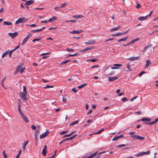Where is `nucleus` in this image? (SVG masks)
Masks as SVG:
<instances>
[{
  "label": "nucleus",
  "mask_w": 158,
  "mask_h": 158,
  "mask_svg": "<svg viewBox=\"0 0 158 158\" xmlns=\"http://www.w3.org/2000/svg\"><path fill=\"white\" fill-rule=\"evenodd\" d=\"M148 19V16H145L140 17L138 18V20L139 21H143Z\"/></svg>",
  "instance_id": "dca6fc26"
},
{
  "label": "nucleus",
  "mask_w": 158,
  "mask_h": 158,
  "mask_svg": "<svg viewBox=\"0 0 158 158\" xmlns=\"http://www.w3.org/2000/svg\"><path fill=\"white\" fill-rule=\"evenodd\" d=\"M130 44V42L128 43L127 44H123V46H124V47H125V46H127L130 44Z\"/></svg>",
  "instance_id": "e2e57ef3"
},
{
  "label": "nucleus",
  "mask_w": 158,
  "mask_h": 158,
  "mask_svg": "<svg viewBox=\"0 0 158 158\" xmlns=\"http://www.w3.org/2000/svg\"><path fill=\"white\" fill-rule=\"evenodd\" d=\"M152 120L150 118H143L139 120L142 121H146V122L149 123V122L151 121Z\"/></svg>",
  "instance_id": "9b49d317"
},
{
  "label": "nucleus",
  "mask_w": 158,
  "mask_h": 158,
  "mask_svg": "<svg viewBox=\"0 0 158 158\" xmlns=\"http://www.w3.org/2000/svg\"><path fill=\"white\" fill-rule=\"evenodd\" d=\"M143 155V152L138 153L135 155V156H141Z\"/></svg>",
  "instance_id": "a878e982"
},
{
  "label": "nucleus",
  "mask_w": 158,
  "mask_h": 158,
  "mask_svg": "<svg viewBox=\"0 0 158 158\" xmlns=\"http://www.w3.org/2000/svg\"><path fill=\"white\" fill-rule=\"evenodd\" d=\"M139 38H137L136 39H134L133 40H132L130 42V44H132L134 43L135 42L138 41L139 40Z\"/></svg>",
  "instance_id": "c756f323"
},
{
  "label": "nucleus",
  "mask_w": 158,
  "mask_h": 158,
  "mask_svg": "<svg viewBox=\"0 0 158 158\" xmlns=\"http://www.w3.org/2000/svg\"><path fill=\"white\" fill-rule=\"evenodd\" d=\"M66 5V3H63L60 6V7L61 8H64L65 6Z\"/></svg>",
  "instance_id": "bf43d9fd"
},
{
  "label": "nucleus",
  "mask_w": 158,
  "mask_h": 158,
  "mask_svg": "<svg viewBox=\"0 0 158 158\" xmlns=\"http://www.w3.org/2000/svg\"><path fill=\"white\" fill-rule=\"evenodd\" d=\"M68 131L67 130L65 131H61L60 133V134H64L67 132Z\"/></svg>",
  "instance_id": "052dcab7"
},
{
  "label": "nucleus",
  "mask_w": 158,
  "mask_h": 158,
  "mask_svg": "<svg viewBox=\"0 0 158 158\" xmlns=\"http://www.w3.org/2000/svg\"><path fill=\"white\" fill-rule=\"evenodd\" d=\"M70 60H64V61L61 62L60 63V65H63L64 64H65L67 63Z\"/></svg>",
  "instance_id": "2f4dec72"
},
{
  "label": "nucleus",
  "mask_w": 158,
  "mask_h": 158,
  "mask_svg": "<svg viewBox=\"0 0 158 158\" xmlns=\"http://www.w3.org/2000/svg\"><path fill=\"white\" fill-rule=\"evenodd\" d=\"M114 65L118 67H120L122 66V65L118 64H114Z\"/></svg>",
  "instance_id": "8fccbe9b"
},
{
  "label": "nucleus",
  "mask_w": 158,
  "mask_h": 158,
  "mask_svg": "<svg viewBox=\"0 0 158 158\" xmlns=\"http://www.w3.org/2000/svg\"><path fill=\"white\" fill-rule=\"evenodd\" d=\"M20 115L26 123H27L29 121L27 118V116L24 114H21Z\"/></svg>",
  "instance_id": "0eeeda50"
},
{
  "label": "nucleus",
  "mask_w": 158,
  "mask_h": 158,
  "mask_svg": "<svg viewBox=\"0 0 158 158\" xmlns=\"http://www.w3.org/2000/svg\"><path fill=\"white\" fill-rule=\"evenodd\" d=\"M97 152H96L94 153L91 155L89 156V158H92L97 153Z\"/></svg>",
  "instance_id": "37998d69"
},
{
  "label": "nucleus",
  "mask_w": 158,
  "mask_h": 158,
  "mask_svg": "<svg viewBox=\"0 0 158 158\" xmlns=\"http://www.w3.org/2000/svg\"><path fill=\"white\" fill-rule=\"evenodd\" d=\"M60 8H61L60 6H56L54 7V10L56 11H60Z\"/></svg>",
  "instance_id": "72a5a7b5"
},
{
  "label": "nucleus",
  "mask_w": 158,
  "mask_h": 158,
  "mask_svg": "<svg viewBox=\"0 0 158 158\" xmlns=\"http://www.w3.org/2000/svg\"><path fill=\"white\" fill-rule=\"evenodd\" d=\"M46 150H44L43 149L42 150V153L43 155L44 156H46Z\"/></svg>",
  "instance_id": "c03bdc74"
},
{
  "label": "nucleus",
  "mask_w": 158,
  "mask_h": 158,
  "mask_svg": "<svg viewBox=\"0 0 158 158\" xmlns=\"http://www.w3.org/2000/svg\"><path fill=\"white\" fill-rule=\"evenodd\" d=\"M41 40V38H36V39H33L32 40V41L33 42H35L36 41H38L40 40Z\"/></svg>",
  "instance_id": "e433bc0d"
},
{
  "label": "nucleus",
  "mask_w": 158,
  "mask_h": 158,
  "mask_svg": "<svg viewBox=\"0 0 158 158\" xmlns=\"http://www.w3.org/2000/svg\"><path fill=\"white\" fill-rule=\"evenodd\" d=\"M111 69H118V68L117 67H110Z\"/></svg>",
  "instance_id": "0e129e2a"
},
{
  "label": "nucleus",
  "mask_w": 158,
  "mask_h": 158,
  "mask_svg": "<svg viewBox=\"0 0 158 158\" xmlns=\"http://www.w3.org/2000/svg\"><path fill=\"white\" fill-rule=\"evenodd\" d=\"M131 137L134 139H138L139 140H143L145 139L144 137H141L137 135H131Z\"/></svg>",
  "instance_id": "f03ea898"
},
{
  "label": "nucleus",
  "mask_w": 158,
  "mask_h": 158,
  "mask_svg": "<svg viewBox=\"0 0 158 158\" xmlns=\"http://www.w3.org/2000/svg\"><path fill=\"white\" fill-rule=\"evenodd\" d=\"M14 51L13 50H12L10 51L9 54V57L11 58V57L12 53Z\"/></svg>",
  "instance_id": "79ce46f5"
},
{
  "label": "nucleus",
  "mask_w": 158,
  "mask_h": 158,
  "mask_svg": "<svg viewBox=\"0 0 158 158\" xmlns=\"http://www.w3.org/2000/svg\"><path fill=\"white\" fill-rule=\"evenodd\" d=\"M78 53H76L73 54H69L66 57H69L70 56H77L78 55Z\"/></svg>",
  "instance_id": "cd10ccee"
},
{
  "label": "nucleus",
  "mask_w": 158,
  "mask_h": 158,
  "mask_svg": "<svg viewBox=\"0 0 158 158\" xmlns=\"http://www.w3.org/2000/svg\"><path fill=\"white\" fill-rule=\"evenodd\" d=\"M25 94H27V92L26 89V88L25 86H23V93Z\"/></svg>",
  "instance_id": "473e14b6"
},
{
  "label": "nucleus",
  "mask_w": 158,
  "mask_h": 158,
  "mask_svg": "<svg viewBox=\"0 0 158 158\" xmlns=\"http://www.w3.org/2000/svg\"><path fill=\"white\" fill-rule=\"evenodd\" d=\"M150 152L149 151H148L147 152H143V153L144 155H149L150 154Z\"/></svg>",
  "instance_id": "58836bf2"
},
{
  "label": "nucleus",
  "mask_w": 158,
  "mask_h": 158,
  "mask_svg": "<svg viewBox=\"0 0 158 158\" xmlns=\"http://www.w3.org/2000/svg\"><path fill=\"white\" fill-rule=\"evenodd\" d=\"M83 30H80L78 31H76V30H73V31L70 32L71 33L75 34H79L82 32Z\"/></svg>",
  "instance_id": "4468645a"
},
{
  "label": "nucleus",
  "mask_w": 158,
  "mask_h": 158,
  "mask_svg": "<svg viewBox=\"0 0 158 158\" xmlns=\"http://www.w3.org/2000/svg\"><path fill=\"white\" fill-rule=\"evenodd\" d=\"M31 35H32V34L31 33H29L27 35L26 37V38H27L28 40V39L31 37Z\"/></svg>",
  "instance_id": "a18cd8bd"
},
{
  "label": "nucleus",
  "mask_w": 158,
  "mask_h": 158,
  "mask_svg": "<svg viewBox=\"0 0 158 158\" xmlns=\"http://www.w3.org/2000/svg\"><path fill=\"white\" fill-rule=\"evenodd\" d=\"M56 19H57L56 17L55 16H54L52 17L50 19L48 20V22H52L56 20Z\"/></svg>",
  "instance_id": "aec40b11"
},
{
  "label": "nucleus",
  "mask_w": 158,
  "mask_h": 158,
  "mask_svg": "<svg viewBox=\"0 0 158 158\" xmlns=\"http://www.w3.org/2000/svg\"><path fill=\"white\" fill-rule=\"evenodd\" d=\"M65 139L66 140V141H68L69 140H71V139H73V137H72V136H71L69 138H65Z\"/></svg>",
  "instance_id": "5fc2aeb1"
},
{
  "label": "nucleus",
  "mask_w": 158,
  "mask_h": 158,
  "mask_svg": "<svg viewBox=\"0 0 158 158\" xmlns=\"http://www.w3.org/2000/svg\"><path fill=\"white\" fill-rule=\"evenodd\" d=\"M131 65L129 64H127V68L130 71H131V69H130Z\"/></svg>",
  "instance_id": "680f3d73"
},
{
  "label": "nucleus",
  "mask_w": 158,
  "mask_h": 158,
  "mask_svg": "<svg viewBox=\"0 0 158 158\" xmlns=\"http://www.w3.org/2000/svg\"><path fill=\"white\" fill-rule=\"evenodd\" d=\"M150 64V62L149 60H148L146 61V63L145 65V68H147L149 64Z\"/></svg>",
  "instance_id": "b1692460"
},
{
  "label": "nucleus",
  "mask_w": 158,
  "mask_h": 158,
  "mask_svg": "<svg viewBox=\"0 0 158 158\" xmlns=\"http://www.w3.org/2000/svg\"><path fill=\"white\" fill-rule=\"evenodd\" d=\"M27 40H28L26 38L25 39H24L22 43V45H24L27 42Z\"/></svg>",
  "instance_id": "c85d7f7f"
},
{
  "label": "nucleus",
  "mask_w": 158,
  "mask_h": 158,
  "mask_svg": "<svg viewBox=\"0 0 158 158\" xmlns=\"http://www.w3.org/2000/svg\"><path fill=\"white\" fill-rule=\"evenodd\" d=\"M137 96H135L133 98H131L130 100V101L132 102V101H133L134 100H135V99L137 98Z\"/></svg>",
  "instance_id": "69168bd1"
},
{
  "label": "nucleus",
  "mask_w": 158,
  "mask_h": 158,
  "mask_svg": "<svg viewBox=\"0 0 158 158\" xmlns=\"http://www.w3.org/2000/svg\"><path fill=\"white\" fill-rule=\"evenodd\" d=\"M75 132V131H72L70 134H69L68 135H65L63 136V138H64L67 137H69L73 133Z\"/></svg>",
  "instance_id": "bb28decb"
},
{
  "label": "nucleus",
  "mask_w": 158,
  "mask_h": 158,
  "mask_svg": "<svg viewBox=\"0 0 158 158\" xmlns=\"http://www.w3.org/2000/svg\"><path fill=\"white\" fill-rule=\"evenodd\" d=\"M103 130H104V129H102L100 130L99 131H98V132L95 133L94 134H99L101 132L103 131Z\"/></svg>",
  "instance_id": "603ef678"
},
{
  "label": "nucleus",
  "mask_w": 158,
  "mask_h": 158,
  "mask_svg": "<svg viewBox=\"0 0 158 158\" xmlns=\"http://www.w3.org/2000/svg\"><path fill=\"white\" fill-rule=\"evenodd\" d=\"M139 59V56H137V57H131L130 58H128L127 60H130L131 61H135L136 60H138V59Z\"/></svg>",
  "instance_id": "f8f14e48"
},
{
  "label": "nucleus",
  "mask_w": 158,
  "mask_h": 158,
  "mask_svg": "<svg viewBox=\"0 0 158 158\" xmlns=\"http://www.w3.org/2000/svg\"><path fill=\"white\" fill-rule=\"evenodd\" d=\"M152 46V45L151 44H148L143 49V52H145L147 49L148 48H151Z\"/></svg>",
  "instance_id": "f3484780"
},
{
  "label": "nucleus",
  "mask_w": 158,
  "mask_h": 158,
  "mask_svg": "<svg viewBox=\"0 0 158 158\" xmlns=\"http://www.w3.org/2000/svg\"><path fill=\"white\" fill-rule=\"evenodd\" d=\"M118 139V138L117 136H115L112 139V140L113 141H114L117 139Z\"/></svg>",
  "instance_id": "774afa93"
},
{
  "label": "nucleus",
  "mask_w": 158,
  "mask_h": 158,
  "mask_svg": "<svg viewBox=\"0 0 158 158\" xmlns=\"http://www.w3.org/2000/svg\"><path fill=\"white\" fill-rule=\"evenodd\" d=\"M34 1L33 0H29V1H28L26 3H25V5L26 6H29L31 4H32L34 3Z\"/></svg>",
  "instance_id": "a211bd4d"
},
{
  "label": "nucleus",
  "mask_w": 158,
  "mask_h": 158,
  "mask_svg": "<svg viewBox=\"0 0 158 158\" xmlns=\"http://www.w3.org/2000/svg\"><path fill=\"white\" fill-rule=\"evenodd\" d=\"M8 52V51H7L3 53L2 55V58H3L7 54Z\"/></svg>",
  "instance_id": "49530a36"
},
{
  "label": "nucleus",
  "mask_w": 158,
  "mask_h": 158,
  "mask_svg": "<svg viewBox=\"0 0 158 158\" xmlns=\"http://www.w3.org/2000/svg\"><path fill=\"white\" fill-rule=\"evenodd\" d=\"M66 51L67 52H71V51H74V49H70L69 48H66Z\"/></svg>",
  "instance_id": "13d9d810"
},
{
  "label": "nucleus",
  "mask_w": 158,
  "mask_h": 158,
  "mask_svg": "<svg viewBox=\"0 0 158 158\" xmlns=\"http://www.w3.org/2000/svg\"><path fill=\"white\" fill-rule=\"evenodd\" d=\"M49 133V132L48 131H46L44 133L41 134L40 136V139H43L44 137H45Z\"/></svg>",
  "instance_id": "423d86ee"
},
{
  "label": "nucleus",
  "mask_w": 158,
  "mask_h": 158,
  "mask_svg": "<svg viewBox=\"0 0 158 158\" xmlns=\"http://www.w3.org/2000/svg\"><path fill=\"white\" fill-rule=\"evenodd\" d=\"M97 59H92L89 60V61H91L94 62H95L96 61H97Z\"/></svg>",
  "instance_id": "3c124183"
},
{
  "label": "nucleus",
  "mask_w": 158,
  "mask_h": 158,
  "mask_svg": "<svg viewBox=\"0 0 158 158\" xmlns=\"http://www.w3.org/2000/svg\"><path fill=\"white\" fill-rule=\"evenodd\" d=\"M52 87H53V86H50V85H47L46 86H45L44 88V89H47V88H52Z\"/></svg>",
  "instance_id": "864d4df0"
},
{
  "label": "nucleus",
  "mask_w": 158,
  "mask_h": 158,
  "mask_svg": "<svg viewBox=\"0 0 158 158\" xmlns=\"http://www.w3.org/2000/svg\"><path fill=\"white\" fill-rule=\"evenodd\" d=\"M31 127L33 130H35L36 129V127L33 125H31Z\"/></svg>",
  "instance_id": "6e6d98bb"
},
{
  "label": "nucleus",
  "mask_w": 158,
  "mask_h": 158,
  "mask_svg": "<svg viewBox=\"0 0 158 158\" xmlns=\"http://www.w3.org/2000/svg\"><path fill=\"white\" fill-rule=\"evenodd\" d=\"M76 20H67L65 21V22L67 23V22H71L73 23H75L76 22Z\"/></svg>",
  "instance_id": "a19ab883"
},
{
  "label": "nucleus",
  "mask_w": 158,
  "mask_h": 158,
  "mask_svg": "<svg viewBox=\"0 0 158 158\" xmlns=\"http://www.w3.org/2000/svg\"><path fill=\"white\" fill-rule=\"evenodd\" d=\"M18 33L15 32L14 33H8V35L11 37L12 38H14L16 37L18 35Z\"/></svg>",
  "instance_id": "39448f33"
},
{
  "label": "nucleus",
  "mask_w": 158,
  "mask_h": 158,
  "mask_svg": "<svg viewBox=\"0 0 158 158\" xmlns=\"http://www.w3.org/2000/svg\"><path fill=\"white\" fill-rule=\"evenodd\" d=\"M78 122V121H75L70 124V126H72L74 125L77 124Z\"/></svg>",
  "instance_id": "c9c22d12"
},
{
  "label": "nucleus",
  "mask_w": 158,
  "mask_h": 158,
  "mask_svg": "<svg viewBox=\"0 0 158 158\" xmlns=\"http://www.w3.org/2000/svg\"><path fill=\"white\" fill-rule=\"evenodd\" d=\"M118 78V77L117 76L110 77H109L108 80L109 81H112L117 79Z\"/></svg>",
  "instance_id": "2eb2a0df"
},
{
  "label": "nucleus",
  "mask_w": 158,
  "mask_h": 158,
  "mask_svg": "<svg viewBox=\"0 0 158 158\" xmlns=\"http://www.w3.org/2000/svg\"><path fill=\"white\" fill-rule=\"evenodd\" d=\"M146 72H144V71H142L139 74V77H141L142 76V75L143 74H144Z\"/></svg>",
  "instance_id": "09e8293b"
},
{
  "label": "nucleus",
  "mask_w": 158,
  "mask_h": 158,
  "mask_svg": "<svg viewBox=\"0 0 158 158\" xmlns=\"http://www.w3.org/2000/svg\"><path fill=\"white\" fill-rule=\"evenodd\" d=\"M12 24V23L11 22L9 21H4L3 23V25H11Z\"/></svg>",
  "instance_id": "4be33fe9"
},
{
  "label": "nucleus",
  "mask_w": 158,
  "mask_h": 158,
  "mask_svg": "<svg viewBox=\"0 0 158 158\" xmlns=\"http://www.w3.org/2000/svg\"><path fill=\"white\" fill-rule=\"evenodd\" d=\"M158 121V118L156 119L154 121L150 122V123L144 122V123L145 124L149 125H150L156 123Z\"/></svg>",
  "instance_id": "20e7f679"
},
{
  "label": "nucleus",
  "mask_w": 158,
  "mask_h": 158,
  "mask_svg": "<svg viewBox=\"0 0 158 158\" xmlns=\"http://www.w3.org/2000/svg\"><path fill=\"white\" fill-rule=\"evenodd\" d=\"M125 145V144H122L118 145L116 146L117 148H122L124 147Z\"/></svg>",
  "instance_id": "de8ad7c7"
},
{
  "label": "nucleus",
  "mask_w": 158,
  "mask_h": 158,
  "mask_svg": "<svg viewBox=\"0 0 158 158\" xmlns=\"http://www.w3.org/2000/svg\"><path fill=\"white\" fill-rule=\"evenodd\" d=\"M37 129L35 131V136L36 137H38L40 130V126H37Z\"/></svg>",
  "instance_id": "1a4fd4ad"
},
{
  "label": "nucleus",
  "mask_w": 158,
  "mask_h": 158,
  "mask_svg": "<svg viewBox=\"0 0 158 158\" xmlns=\"http://www.w3.org/2000/svg\"><path fill=\"white\" fill-rule=\"evenodd\" d=\"M87 85L86 83L84 84L78 86V88L79 89H81L82 88L84 87Z\"/></svg>",
  "instance_id": "7c9ffc66"
},
{
  "label": "nucleus",
  "mask_w": 158,
  "mask_h": 158,
  "mask_svg": "<svg viewBox=\"0 0 158 158\" xmlns=\"http://www.w3.org/2000/svg\"><path fill=\"white\" fill-rule=\"evenodd\" d=\"M141 5L139 3H137V5L135 6V7L137 8H140Z\"/></svg>",
  "instance_id": "4d7b16f0"
},
{
  "label": "nucleus",
  "mask_w": 158,
  "mask_h": 158,
  "mask_svg": "<svg viewBox=\"0 0 158 158\" xmlns=\"http://www.w3.org/2000/svg\"><path fill=\"white\" fill-rule=\"evenodd\" d=\"M119 28H120L119 26H118L117 27H116L111 29L110 30V31L112 32L114 31L117 30Z\"/></svg>",
  "instance_id": "393cba45"
},
{
  "label": "nucleus",
  "mask_w": 158,
  "mask_h": 158,
  "mask_svg": "<svg viewBox=\"0 0 158 158\" xmlns=\"http://www.w3.org/2000/svg\"><path fill=\"white\" fill-rule=\"evenodd\" d=\"M18 111L20 115H21V114H23V113L21 111V110L20 108V104L19 103H18Z\"/></svg>",
  "instance_id": "412c9836"
},
{
  "label": "nucleus",
  "mask_w": 158,
  "mask_h": 158,
  "mask_svg": "<svg viewBox=\"0 0 158 158\" xmlns=\"http://www.w3.org/2000/svg\"><path fill=\"white\" fill-rule=\"evenodd\" d=\"M93 48L92 47H87L82 50H80V51L81 52H85L87 51H89V50H92V49H93Z\"/></svg>",
  "instance_id": "ddd939ff"
},
{
  "label": "nucleus",
  "mask_w": 158,
  "mask_h": 158,
  "mask_svg": "<svg viewBox=\"0 0 158 158\" xmlns=\"http://www.w3.org/2000/svg\"><path fill=\"white\" fill-rule=\"evenodd\" d=\"M25 69V67H22L21 69L20 70V73H22Z\"/></svg>",
  "instance_id": "4c0bfd02"
},
{
  "label": "nucleus",
  "mask_w": 158,
  "mask_h": 158,
  "mask_svg": "<svg viewBox=\"0 0 158 158\" xmlns=\"http://www.w3.org/2000/svg\"><path fill=\"white\" fill-rule=\"evenodd\" d=\"M72 91L75 93H76L77 92L76 89L74 88L72 89Z\"/></svg>",
  "instance_id": "338daca9"
},
{
  "label": "nucleus",
  "mask_w": 158,
  "mask_h": 158,
  "mask_svg": "<svg viewBox=\"0 0 158 158\" xmlns=\"http://www.w3.org/2000/svg\"><path fill=\"white\" fill-rule=\"evenodd\" d=\"M27 19L25 18H20L16 21L15 24L16 25L18 24L19 23H24L26 22L27 20Z\"/></svg>",
  "instance_id": "f257e3e1"
},
{
  "label": "nucleus",
  "mask_w": 158,
  "mask_h": 158,
  "mask_svg": "<svg viewBox=\"0 0 158 158\" xmlns=\"http://www.w3.org/2000/svg\"><path fill=\"white\" fill-rule=\"evenodd\" d=\"M73 17L75 19H78L80 18H82L84 16L81 15H78L73 16Z\"/></svg>",
  "instance_id": "9d476101"
},
{
  "label": "nucleus",
  "mask_w": 158,
  "mask_h": 158,
  "mask_svg": "<svg viewBox=\"0 0 158 158\" xmlns=\"http://www.w3.org/2000/svg\"><path fill=\"white\" fill-rule=\"evenodd\" d=\"M95 40H90L87 42H85V44H94L95 43Z\"/></svg>",
  "instance_id": "6e6552de"
},
{
  "label": "nucleus",
  "mask_w": 158,
  "mask_h": 158,
  "mask_svg": "<svg viewBox=\"0 0 158 158\" xmlns=\"http://www.w3.org/2000/svg\"><path fill=\"white\" fill-rule=\"evenodd\" d=\"M128 37H124L123 38L120 39L118 40V42L119 43L122 41H126L127 40Z\"/></svg>",
  "instance_id": "5701e85b"
},
{
  "label": "nucleus",
  "mask_w": 158,
  "mask_h": 158,
  "mask_svg": "<svg viewBox=\"0 0 158 158\" xmlns=\"http://www.w3.org/2000/svg\"><path fill=\"white\" fill-rule=\"evenodd\" d=\"M19 94L21 99L23 101H26L27 100V98L26 97L27 96V94L23 93L22 92H19Z\"/></svg>",
  "instance_id": "7ed1b4c3"
},
{
  "label": "nucleus",
  "mask_w": 158,
  "mask_h": 158,
  "mask_svg": "<svg viewBox=\"0 0 158 158\" xmlns=\"http://www.w3.org/2000/svg\"><path fill=\"white\" fill-rule=\"evenodd\" d=\"M126 33V32H123V33L119 32V33H116V36H119L121 35H122L124 34H125Z\"/></svg>",
  "instance_id": "f704fd0d"
},
{
  "label": "nucleus",
  "mask_w": 158,
  "mask_h": 158,
  "mask_svg": "<svg viewBox=\"0 0 158 158\" xmlns=\"http://www.w3.org/2000/svg\"><path fill=\"white\" fill-rule=\"evenodd\" d=\"M2 154L4 158H7V156L6 154V152L5 151H4L3 152Z\"/></svg>",
  "instance_id": "ea45409f"
},
{
  "label": "nucleus",
  "mask_w": 158,
  "mask_h": 158,
  "mask_svg": "<svg viewBox=\"0 0 158 158\" xmlns=\"http://www.w3.org/2000/svg\"><path fill=\"white\" fill-rule=\"evenodd\" d=\"M29 141L27 140L25 142H24L23 145V151H25V148L26 146V145L28 144L29 143Z\"/></svg>",
  "instance_id": "6ab92c4d"
}]
</instances>
